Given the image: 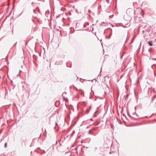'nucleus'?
Segmentation results:
<instances>
[{"label": "nucleus", "mask_w": 156, "mask_h": 156, "mask_svg": "<svg viewBox=\"0 0 156 156\" xmlns=\"http://www.w3.org/2000/svg\"><path fill=\"white\" fill-rule=\"evenodd\" d=\"M148 43L150 46H152V42L151 41H149L148 42Z\"/></svg>", "instance_id": "1"}, {"label": "nucleus", "mask_w": 156, "mask_h": 156, "mask_svg": "<svg viewBox=\"0 0 156 156\" xmlns=\"http://www.w3.org/2000/svg\"><path fill=\"white\" fill-rule=\"evenodd\" d=\"M7 143H5V148H6L7 147Z\"/></svg>", "instance_id": "2"}, {"label": "nucleus", "mask_w": 156, "mask_h": 156, "mask_svg": "<svg viewBox=\"0 0 156 156\" xmlns=\"http://www.w3.org/2000/svg\"><path fill=\"white\" fill-rule=\"evenodd\" d=\"M106 1H107V2L108 3H109V1H108V0H106Z\"/></svg>", "instance_id": "3"}]
</instances>
